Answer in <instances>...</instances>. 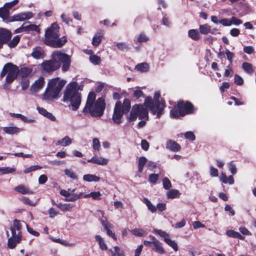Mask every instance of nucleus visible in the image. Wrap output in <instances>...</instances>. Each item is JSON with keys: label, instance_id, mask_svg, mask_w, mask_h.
<instances>
[{"label": "nucleus", "instance_id": "nucleus-63", "mask_svg": "<svg viewBox=\"0 0 256 256\" xmlns=\"http://www.w3.org/2000/svg\"><path fill=\"white\" fill-rule=\"evenodd\" d=\"M226 55L227 58L230 62H232V60L234 56V54L230 52L228 50H226Z\"/></svg>", "mask_w": 256, "mask_h": 256}, {"label": "nucleus", "instance_id": "nucleus-48", "mask_svg": "<svg viewBox=\"0 0 256 256\" xmlns=\"http://www.w3.org/2000/svg\"><path fill=\"white\" fill-rule=\"evenodd\" d=\"M158 174H152L149 176L148 180L152 184H156L158 179Z\"/></svg>", "mask_w": 256, "mask_h": 256}, {"label": "nucleus", "instance_id": "nucleus-57", "mask_svg": "<svg viewBox=\"0 0 256 256\" xmlns=\"http://www.w3.org/2000/svg\"><path fill=\"white\" fill-rule=\"evenodd\" d=\"M93 148L94 150H98L100 147V142L96 138H94L92 140Z\"/></svg>", "mask_w": 256, "mask_h": 256}, {"label": "nucleus", "instance_id": "nucleus-34", "mask_svg": "<svg viewBox=\"0 0 256 256\" xmlns=\"http://www.w3.org/2000/svg\"><path fill=\"white\" fill-rule=\"evenodd\" d=\"M42 52L40 48H34L32 56L33 58L38 59L42 57Z\"/></svg>", "mask_w": 256, "mask_h": 256}, {"label": "nucleus", "instance_id": "nucleus-52", "mask_svg": "<svg viewBox=\"0 0 256 256\" xmlns=\"http://www.w3.org/2000/svg\"><path fill=\"white\" fill-rule=\"evenodd\" d=\"M18 2V0H14L12 2H6L4 4V6L8 8L10 11V10L11 9L12 7L16 6Z\"/></svg>", "mask_w": 256, "mask_h": 256}, {"label": "nucleus", "instance_id": "nucleus-49", "mask_svg": "<svg viewBox=\"0 0 256 256\" xmlns=\"http://www.w3.org/2000/svg\"><path fill=\"white\" fill-rule=\"evenodd\" d=\"M42 168V166L36 165V166H31L24 170V173L28 174L30 172L37 170H40Z\"/></svg>", "mask_w": 256, "mask_h": 256}, {"label": "nucleus", "instance_id": "nucleus-7", "mask_svg": "<svg viewBox=\"0 0 256 256\" xmlns=\"http://www.w3.org/2000/svg\"><path fill=\"white\" fill-rule=\"evenodd\" d=\"M131 108L130 101L128 98H125L123 102L118 101L115 104L112 120L114 123L120 124L122 122L121 118L124 114H127Z\"/></svg>", "mask_w": 256, "mask_h": 256}, {"label": "nucleus", "instance_id": "nucleus-26", "mask_svg": "<svg viewBox=\"0 0 256 256\" xmlns=\"http://www.w3.org/2000/svg\"><path fill=\"white\" fill-rule=\"evenodd\" d=\"M83 180L88 182H98L100 180V178L94 174H88L83 176Z\"/></svg>", "mask_w": 256, "mask_h": 256}, {"label": "nucleus", "instance_id": "nucleus-58", "mask_svg": "<svg viewBox=\"0 0 256 256\" xmlns=\"http://www.w3.org/2000/svg\"><path fill=\"white\" fill-rule=\"evenodd\" d=\"M218 22L224 26H230L232 24L231 20H229L228 18H223Z\"/></svg>", "mask_w": 256, "mask_h": 256}, {"label": "nucleus", "instance_id": "nucleus-38", "mask_svg": "<svg viewBox=\"0 0 256 256\" xmlns=\"http://www.w3.org/2000/svg\"><path fill=\"white\" fill-rule=\"evenodd\" d=\"M164 240L168 246L172 247L174 250L177 251L178 250V244L174 241L168 238H165Z\"/></svg>", "mask_w": 256, "mask_h": 256}, {"label": "nucleus", "instance_id": "nucleus-19", "mask_svg": "<svg viewBox=\"0 0 256 256\" xmlns=\"http://www.w3.org/2000/svg\"><path fill=\"white\" fill-rule=\"evenodd\" d=\"M37 110L40 114L43 115L45 117L48 118V119L52 121L56 120V118L53 116V114L52 113L48 112L46 109L38 106L37 107Z\"/></svg>", "mask_w": 256, "mask_h": 256}, {"label": "nucleus", "instance_id": "nucleus-43", "mask_svg": "<svg viewBox=\"0 0 256 256\" xmlns=\"http://www.w3.org/2000/svg\"><path fill=\"white\" fill-rule=\"evenodd\" d=\"M90 60L94 64H98L100 62V58L96 55H92L90 56Z\"/></svg>", "mask_w": 256, "mask_h": 256}, {"label": "nucleus", "instance_id": "nucleus-54", "mask_svg": "<svg viewBox=\"0 0 256 256\" xmlns=\"http://www.w3.org/2000/svg\"><path fill=\"white\" fill-rule=\"evenodd\" d=\"M74 191L75 189H74L72 190L70 189H68V190H62L60 192V194L68 198V196H70V194L74 192Z\"/></svg>", "mask_w": 256, "mask_h": 256}, {"label": "nucleus", "instance_id": "nucleus-37", "mask_svg": "<svg viewBox=\"0 0 256 256\" xmlns=\"http://www.w3.org/2000/svg\"><path fill=\"white\" fill-rule=\"evenodd\" d=\"M131 232L138 236H144L147 234V232L142 229L134 228L131 231Z\"/></svg>", "mask_w": 256, "mask_h": 256}, {"label": "nucleus", "instance_id": "nucleus-45", "mask_svg": "<svg viewBox=\"0 0 256 256\" xmlns=\"http://www.w3.org/2000/svg\"><path fill=\"white\" fill-rule=\"evenodd\" d=\"M22 224L20 223V221L18 220L17 219H15L13 221V226H11L14 228V229L20 232V230L22 228Z\"/></svg>", "mask_w": 256, "mask_h": 256}, {"label": "nucleus", "instance_id": "nucleus-23", "mask_svg": "<svg viewBox=\"0 0 256 256\" xmlns=\"http://www.w3.org/2000/svg\"><path fill=\"white\" fill-rule=\"evenodd\" d=\"M102 32H98L92 38V44L94 46H98L102 42Z\"/></svg>", "mask_w": 256, "mask_h": 256}, {"label": "nucleus", "instance_id": "nucleus-4", "mask_svg": "<svg viewBox=\"0 0 256 256\" xmlns=\"http://www.w3.org/2000/svg\"><path fill=\"white\" fill-rule=\"evenodd\" d=\"M78 84L76 82H72L66 86L62 98L64 102H70L69 106H71L72 110L76 111L81 104V94L78 92Z\"/></svg>", "mask_w": 256, "mask_h": 256}, {"label": "nucleus", "instance_id": "nucleus-24", "mask_svg": "<svg viewBox=\"0 0 256 256\" xmlns=\"http://www.w3.org/2000/svg\"><path fill=\"white\" fill-rule=\"evenodd\" d=\"M242 68L246 73L250 74H252L254 72L252 65L249 62H243L242 64Z\"/></svg>", "mask_w": 256, "mask_h": 256}, {"label": "nucleus", "instance_id": "nucleus-20", "mask_svg": "<svg viewBox=\"0 0 256 256\" xmlns=\"http://www.w3.org/2000/svg\"><path fill=\"white\" fill-rule=\"evenodd\" d=\"M19 70L18 74L22 78L29 76L32 72V69L28 67L21 68L20 70L19 69Z\"/></svg>", "mask_w": 256, "mask_h": 256}, {"label": "nucleus", "instance_id": "nucleus-9", "mask_svg": "<svg viewBox=\"0 0 256 256\" xmlns=\"http://www.w3.org/2000/svg\"><path fill=\"white\" fill-rule=\"evenodd\" d=\"M19 72V68L16 65L8 62L4 66L0 76L3 78L7 74L6 82L10 84L17 78Z\"/></svg>", "mask_w": 256, "mask_h": 256}, {"label": "nucleus", "instance_id": "nucleus-44", "mask_svg": "<svg viewBox=\"0 0 256 256\" xmlns=\"http://www.w3.org/2000/svg\"><path fill=\"white\" fill-rule=\"evenodd\" d=\"M101 194L100 192H92L90 194H87L84 196L85 198L92 197L94 200L100 199V196Z\"/></svg>", "mask_w": 256, "mask_h": 256}, {"label": "nucleus", "instance_id": "nucleus-21", "mask_svg": "<svg viewBox=\"0 0 256 256\" xmlns=\"http://www.w3.org/2000/svg\"><path fill=\"white\" fill-rule=\"evenodd\" d=\"M4 131L8 134H14L18 133L21 131V129L16 126H8L4 128Z\"/></svg>", "mask_w": 256, "mask_h": 256}, {"label": "nucleus", "instance_id": "nucleus-64", "mask_svg": "<svg viewBox=\"0 0 256 256\" xmlns=\"http://www.w3.org/2000/svg\"><path fill=\"white\" fill-rule=\"evenodd\" d=\"M114 250L118 256H124V252L121 251L120 248L118 246H115L114 247Z\"/></svg>", "mask_w": 256, "mask_h": 256}, {"label": "nucleus", "instance_id": "nucleus-62", "mask_svg": "<svg viewBox=\"0 0 256 256\" xmlns=\"http://www.w3.org/2000/svg\"><path fill=\"white\" fill-rule=\"evenodd\" d=\"M30 81L28 80H24L21 82L22 88L26 90L29 86Z\"/></svg>", "mask_w": 256, "mask_h": 256}, {"label": "nucleus", "instance_id": "nucleus-1", "mask_svg": "<svg viewBox=\"0 0 256 256\" xmlns=\"http://www.w3.org/2000/svg\"><path fill=\"white\" fill-rule=\"evenodd\" d=\"M165 107L166 104L164 100L154 102L151 97L148 96L146 98L144 104H135L132 106L128 120L134 121L138 117L140 120H148V110L152 114H156L157 118H158L164 114Z\"/></svg>", "mask_w": 256, "mask_h": 256}, {"label": "nucleus", "instance_id": "nucleus-25", "mask_svg": "<svg viewBox=\"0 0 256 256\" xmlns=\"http://www.w3.org/2000/svg\"><path fill=\"white\" fill-rule=\"evenodd\" d=\"M20 40V37L19 36H16L13 38L12 40L10 39L6 44H7L10 48H13L16 47L18 44Z\"/></svg>", "mask_w": 256, "mask_h": 256}, {"label": "nucleus", "instance_id": "nucleus-30", "mask_svg": "<svg viewBox=\"0 0 256 256\" xmlns=\"http://www.w3.org/2000/svg\"><path fill=\"white\" fill-rule=\"evenodd\" d=\"M10 16V11L8 8H6L4 6L0 8V18L4 20H6Z\"/></svg>", "mask_w": 256, "mask_h": 256}, {"label": "nucleus", "instance_id": "nucleus-22", "mask_svg": "<svg viewBox=\"0 0 256 256\" xmlns=\"http://www.w3.org/2000/svg\"><path fill=\"white\" fill-rule=\"evenodd\" d=\"M96 96L94 92H90L89 93L85 106L86 110L88 108V106H90L95 102Z\"/></svg>", "mask_w": 256, "mask_h": 256}, {"label": "nucleus", "instance_id": "nucleus-6", "mask_svg": "<svg viewBox=\"0 0 256 256\" xmlns=\"http://www.w3.org/2000/svg\"><path fill=\"white\" fill-rule=\"evenodd\" d=\"M194 104L189 101L180 100L170 110V117L172 118H178L186 115L194 114Z\"/></svg>", "mask_w": 256, "mask_h": 256}, {"label": "nucleus", "instance_id": "nucleus-14", "mask_svg": "<svg viewBox=\"0 0 256 256\" xmlns=\"http://www.w3.org/2000/svg\"><path fill=\"white\" fill-rule=\"evenodd\" d=\"M33 16L34 14L32 12H28L15 14V18L16 21H24L31 18Z\"/></svg>", "mask_w": 256, "mask_h": 256}, {"label": "nucleus", "instance_id": "nucleus-17", "mask_svg": "<svg viewBox=\"0 0 256 256\" xmlns=\"http://www.w3.org/2000/svg\"><path fill=\"white\" fill-rule=\"evenodd\" d=\"M14 190L22 194H33L34 192L30 190L28 188L24 186L20 185L14 188Z\"/></svg>", "mask_w": 256, "mask_h": 256}, {"label": "nucleus", "instance_id": "nucleus-47", "mask_svg": "<svg viewBox=\"0 0 256 256\" xmlns=\"http://www.w3.org/2000/svg\"><path fill=\"white\" fill-rule=\"evenodd\" d=\"M162 184L164 189L169 190L171 186V182L169 179L167 178H164L162 180Z\"/></svg>", "mask_w": 256, "mask_h": 256}, {"label": "nucleus", "instance_id": "nucleus-27", "mask_svg": "<svg viewBox=\"0 0 256 256\" xmlns=\"http://www.w3.org/2000/svg\"><path fill=\"white\" fill-rule=\"evenodd\" d=\"M200 32L202 34H206L208 33L213 34L211 32V27L207 24L200 25Z\"/></svg>", "mask_w": 256, "mask_h": 256}, {"label": "nucleus", "instance_id": "nucleus-59", "mask_svg": "<svg viewBox=\"0 0 256 256\" xmlns=\"http://www.w3.org/2000/svg\"><path fill=\"white\" fill-rule=\"evenodd\" d=\"M141 146L142 148L144 150H147L149 148L150 144L149 143L147 142V140H142L141 142Z\"/></svg>", "mask_w": 256, "mask_h": 256}, {"label": "nucleus", "instance_id": "nucleus-10", "mask_svg": "<svg viewBox=\"0 0 256 256\" xmlns=\"http://www.w3.org/2000/svg\"><path fill=\"white\" fill-rule=\"evenodd\" d=\"M149 238L150 240H144V244L146 246L150 248L156 252L161 254H164L165 251L161 246V243L152 236H150Z\"/></svg>", "mask_w": 256, "mask_h": 256}, {"label": "nucleus", "instance_id": "nucleus-15", "mask_svg": "<svg viewBox=\"0 0 256 256\" xmlns=\"http://www.w3.org/2000/svg\"><path fill=\"white\" fill-rule=\"evenodd\" d=\"M166 148L173 152H178L180 150V146L174 140H169L166 143Z\"/></svg>", "mask_w": 256, "mask_h": 256}, {"label": "nucleus", "instance_id": "nucleus-18", "mask_svg": "<svg viewBox=\"0 0 256 256\" xmlns=\"http://www.w3.org/2000/svg\"><path fill=\"white\" fill-rule=\"evenodd\" d=\"M102 226L104 227V230L106 232V234L108 236H110L114 240H116V236L115 235V234L114 233L110 228H112V225L110 223L104 222V221L102 222Z\"/></svg>", "mask_w": 256, "mask_h": 256}, {"label": "nucleus", "instance_id": "nucleus-41", "mask_svg": "<svg viewBox=\"0 0 256 256\" xmlns=\"http://www.w3.org/2000/svg\"><path fill=\"white\" fill-rule=\"evenodd\" d=\"M144 200L148 209L152 212H155L156 210V208L155 207V206H154L148 199L144 198Z\"/></svg>", "mask_w": 256, "mask_h": 256}, {"label": "nucleus", "instance_id": "nucleus-53", "mask_svg": "<svg viewBox=\"0 0 256 256\" xmlns=\"http://www.w3.org/2000/svg\"><path fill=\"white\" fill-rule=\"evenodd\" d=\"M133 94L134 96L136 98L144 96V92L140 89L134 90Z\"/></svg>", "mask_w": 256, "mask_h": 256}, {"label": "nucleus", "instance_id": "nucleus-35", "mask_svg": "<svg viewBox=\"0 0 256 256\" xmlns=\"http://www.w3.org/2000/svg\"><path fill=\"white\" fill-rule=\"evenodd\" d=\"M188 36L194 40H197L200 39V36L197 30H190L188 31Z\"/></svg>", "mask_w": 256, "mask_h": 256}, {"label": "nucleus", "instance_id": "nucleus-28", "mask_svg": "<svg viewBox=\"0 0 256 256\" xmlns=\"http://www.w3.org/2000/svg\"><path fill=\"white\" fill-rule=\"evenodd\" d=\"M135 69L142 72H146L148 70L149 66L147 63L143 62L136 65Z\"/></svg>", "mask_w": 256, "mask_h": 256}, {"label": "nucleus", "instance_id": "nucleus-2", "mask_svg": "<svg viewBox=\"0 0 256 256\" xmlns=\"http://www.w3.org/2000/svg\"><path fill=\"white\" fill-rule=\"evenodd\" d=\"M70 56L56 51L52 54L50 60H44L40 66L44 72L51 73L59 69L62 64V71L67 72L70 68Z\"/></svg>", "mask_w": 256, "mask_h": 256}, {"label": "nucleus", "instance_id": "nucleus-56", "mask_svg": "<svg viewBox=\"0 0 256 256\" xmlns=\"http://www.w3.org/2000/svg\"><path fill=\"white\" fill-rule=\"evenodd\" d=\"M148 40V38L143 33H141L137 38V41L139 42H146Z\"/></svg>", "mask_w": 256, "mask_h": 256}, {"label": "nucleus", "instance_id": "nucleus-50", "mask_svg": "<svg viewBox=\"0 0 256 256\" xmlns=\"http://www.w3.org/2000/svg\"><path fill=\"white\" fill-rule=\"evenodd\" d=\"M82 196V194H70V196H68V198H66L67 201L69 202H74L76 200L80 198Z\"/></svg>", "mask_w": 256, "mask_h": 256}, {"label": "nucleus", "instance_id": "nucleus-55", "mask_svg": "<svg viewBox=\"0 0 256 256\" xmlns=\"http://www.w3.org/2000/svg\"><path fill=\"white\" fill-rule=\"evenodd\" d=\"M154 233L158 234L160 236L164 238V239L165 238H167L168 236V234H167L165 232L162 231L161 230L154 229Z\"/></svg>", "mask_w": 256, "mask_h": 256}, {"label": "nucleus", "instance_id": "nucleus-13", "mask_svg": "<svg viewBox=\"0 0 256 256\" xmlns=\"http://www.w3.org/2000/svg\"><path fill=\"white\" fill-rule=\"evenodd\" d=\"M44 81L43 77H40L32 86L30 90L32 92H36L42 89L44 85Z\"/></svg>", "mask_w": 256, "mask_h": 256}, {"label": "nucleus", "instance_id": "nucleus-31", "mask_svg": "<svg viewBox=\"0 0 256 256\" xmlns=\"http://www.w3.org/2000/svg\"><path fill=\"white\" fill-rule=\"evenodd\" d=\"M72 143L71 139L68 136H65L61 140H59L56 142V145H62L67 146Z\"/></svg>", "mask_w": 256, "mask_h": 256}, {"label": "nucleus", "instance_id": "nucleus-61", "mask_svg": "<svg viewBox=\"0 0 256 256\" xmlns=\"http://www.w3.org/2000/svg\"><path fill=\"white\" fill-rule=\"evenodd\" d=\"M184 136L186 138L189 139L191 140H194L196 138L194 134L192 132H186Z\"/></svg>", "mask_w": 256, "mask_h": 256}, {"label": "nucleus", "instance_id": "nucleus-46", "mask_svg": "<svg viewBox=\"0 0 256 256\" xmlns=\"http://www.w3.org/2000/svg\"><path fill=\"white\" fill-rule=\"evenodd\" d=\"M15 171V168L9 167L0 168V172L2 174L12 173Z\"/></svg>", "mask_w": 256, "mask_h": 256}, {"label": "nucleus", "instance_id": "nucleus-29", "mask_svg": "<svg viewBox=\"0 0 256 256\" xmlns=\"http://www.w3.org/2000/svg\"><path fill=\"white\" fill-rule=\"evenodd\" d=\"M226 234L229 237L234 238H238L240 240H244V236H242L238 232H235L233 230H229L226 232Z\"/></svg>", "mask_w": 256, "mask_h": 256}, {"label": "nucleus", "instance_id": "nucleus-12", "mask_svg": "<svg viewBox=\"0 0 256 256\" xmlns=\"http://www.w3.org/2000/svg\"><path fill=\"white\" fill-rule=\"evenodd\" d=\"M22 240L21 232H18L16 238L10 237L8 240V246L10 248L13 249L16 248L18 244L20 243Z\"/></svg>", "mask_w": 256, "mask_h": 256}, {"label": "nucleus", "instance_id": "nucleus-8", "mask_svg": "<svg viewBox=\"0 0 256 256\" xmlns=\"http://www.w3.org/2000/svg\"><path fill=\"white\" fill-rule=\"evenodd\" d=\"M105 108L106 103L104 98H99L94 104L88 106L86 110L84 106L83 112L89 113L93 117H100L103 115Z\"/></svg>", "mask_w": 256, "mask_h": 256}, {"label": "nucleus", "instance_id": "nucleus-36", "mask_svg": "<svg viewBox=\"0 0 256 256\" xmlns=\"http://www.w3.org/2000/svg\"><path fill=\"white\" fill-rule=\"evenodd\" d=\"M147 160L144 156H141L138 160V171L140 172H142L146 162Z\"/></svg>", "mask_w": 256, "mask_h": 256}, {"label": "nucleus", "instance_id": "nucleus-60", "mask_svg": "<svg viewBox=\"0 0 256 256\" xmlns=\"http://www.w3.org/2000/svg\"><path fill=\"white\" fill-rule=\"evenodd\" d=\"M58 212L56 211L54 208H51L48 210V214L50 217L51 218H54L57 214H58Z\"/></svg>", "mask_w": 256, "mask_h": 256}, {"label": "nucleus", "instance_id": "nucleus-51", "mask_svg": "<svg viewBox=\"0 0 256 256\" xmlns=\"http://www.w3.org/2000/svg\"><path fill=\"white\" fill-rule=\"evenodd\" d=\"M234 82L238 86H242L244 83V80L241 76L236 74L234 78Z\"/></svg>", "mask_w": 256, "mask_h": 256}, {"label": "nucleus", "instance_id": "nucleus-40", "mask_svg": "<svg viewBox=\"0 0 256 256\" xmlns=\"http://www.w3.org/2000/svg\"><path fill=\"white\" fill-rule=\"evenodd\" d=\"M25 28V32H28V31H36L37 32H40V30L38 28V26L34 24H30L28 26H24Z\"/></svg>", "mask_w": 256, "mask_h": 256}, {"label": "nucleus", "instance_id": "nucleus-3", "mask_svg": "<svg viewBox=\"0 0 256 256\" xmlns=\"http://www.w3.org/2000/svg\"><path fill=\"white\" fill-rule=\"evenodd\" d=\"M59 29L58 24L54 22L46 30L44 40V44L52 48H60L67 42L66 36L60 38Z\"/></svg>", "mask_w": 256, "mask_h": 256}, {"label": "nucleus", "instance_id": "nucleus-33", "mask_svg": "<svg viewBox=\"0 0 256 256\" xmlns=\"http://www.w3.org/2000/svg\"><path fill=\"white\" fill-rule=\"evenodd\" d=\"M95 238L98 242L100 248L101 250H106L108 249L106 244L100 236L96 235Z\"/></svg>", "mask_w": 256, "mask_h": 256}, {"label": "nucleus", "instance_id": "nucleus-39", "mask_svg": "<svg viewBox=\"0 0 256 256\" xmlns=\"http://www.w3.org/2000/svg\"><path fill=\"white\" fill-rule=\"evenodd\" d=\"M179 192L176 190H172L167 192V197L168 198H174L178 197Z\"/></svg>", "mask_w": 256, "mask_h": 256}, {"label": "nucleus", "instance_id": "nucleus-42", "mask_svg": "<svg viewBox=\"0 0 256 256\" xmlns=\"http://www.w3.org/2000/svg\"><path fill=\"white\" fill-rule=\"evenodd\" d=\"M64 173H65V174L67 176H68L73 180H76L78 178V176L76 175V174L72 170H70L66 169L64 170Z\"/></svg>", "mask_w": 256, "mask_h": 256}, {"label": "nucleus", "instance_id": "nucleus-11", "mask_svg": "<svg viewBox=\"0 0 256 256\" xmlns=\"http://www.w3.org/2000/svg\"><path fill=\"white\" fill-rule=\"evenodd\" d=\"M12 37V33L9 30L0 28V49L2 48L4 45L6 44Z\"/></svg>", "mask_w": 256, "mask_h": 256}, {"label": "nucleus", "instance_id": "nucleus-32", "mask_svg": "<svg viewBox=\"0 0 256 256\" xmlns=\"http://www.w3.org/2000/svg\"><path fill=\"white\" fill-rule=\"evenodd\" d=\"M57 206L62 211H66L70 210L74 207V205L70 204L59 203Z\"/></svg>", "mask_w": 256, "mask_h": 256}, {"label": "nucleus", "instance_id": "nucleus-5", "mask_svg": "<svg viewBox=\"0 0 256 256\" xmlns=\"http://www.w3.org/2000/svg\"><path fill=\"white\" fill-rule=\"evenodd\" d=\"M66 84L64 80H60L56 78L50 80L48 84V87L43 94L44 100H52L58 97V94Z\"/></svg>", "mask_w": 256, "mask_h": 256}, {"label": "nucleus", "instance_id": "nucleus-16", "mask_svg": "<svg viewBox=\"0 0 256 256\" xmlns=\"http://www.w3.org/2000/svg\"><path fill=\"white\" fill-rule=\"evenodd\" d=\"M88 162H92L100 165H106L108 162V160L103 158H98L94 156L92 158L88 160Z\"/></svg>", "mask_w": 256, "mask_h": 256}]
</instances>
